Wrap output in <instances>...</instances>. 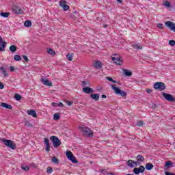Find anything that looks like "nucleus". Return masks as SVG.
Masks as SVG:
<instances>
[{"label":"nucleus","instance_id":"nucleus-1","mask_svg":"<svg viewBox=\"0 0 175 175\" xmlns=\"http://www.w3.org/2000/svg\"><path fill=\"white\" fill-rule=\"evenodd\" d=\"M79 131H81L83 136H94V132L90 129L89 127L84 126V125H81L79 126Z\"/></svg>","mask_w":175,"mask_h":175},{"label":"nucleus","instance_id":"nucleus-2","mask_svg":"<svg viewBox=\"0 0 175 175\" xmlns=\"http://www.w3.org/2000/svg\"><path fill=\"white\" fill-rule=\"evenodd\" d=\"M1 142L5 146L11 148V150H16V144L13 141L10 139H1Z\"/></svg>","mask_w":175,"mask_h":175},{"label":"nucleus","instance_id":"nucleus-3","mask_svg":"<svg viewBox=\"0 0 175 175\" xmlns=\"http://www.w3.org/2000/svg\"><path fill=\"white\" fill-rule=\"evenodd\" d=\"M154 90L159 91H165L166 90V85L163 82H156L153 85Z\"/></svg>","mask_w":175,"mask_h":175},{"label":"nucleus","instance_id":"nucleus-4","mask_svg":"<svg viewBox=\"0 0 175 175\" xmlns=\"http://www.w3.org/2000/svg\"><path fill=\"white\" fill-rule=\"evenodd\" d=\"M51 142L53 144V147L55 148H57V147H59L61 146V141L59 140V138L57 136H51L50 137Z\"/></svg>","mask_w":175,"mask_h":175},{"label":"nucleus","instance_id":"nucleus-5","mask_svg":"<svg viewBox=\"0 0 175 175\" xmlns=\"http://www.w3.org/2000/svg\"><path fill=\"white\" fill-rule=\"evenodd\" d=\"M111 88L113 90V92H115V94H116L117 95H120V96H126V92H125V91H122L120 89H119L118 88L116 87V85H111Z\"/></svg>","mask_w":175,"mask_h":175},{"label":"nucleus","instance_id":"nucleus-6","mask_svg":"<svg viewBox=\"0 0 175 175\" xmlns=\"http://www.w3.org/2000/svg\"><path fill=\"white\" fill-rule=\"evenodd\" d=\"M66 155L68 158V159H69V161H71V162H72V163H77L79 161H77V159H76V157H75V155H73V153H72V152H70V150H68L66 152Z\"/></svg>","mask_w":175,"mask_h":175},{"label":"nucleus","instance_id":"nucleus-7","mask_svg":"<svg viewBox=\"0 0 175 175\" xmlns=\"http://www.w3.org/2000/svg\"><path fill=\"white\" fill-rule=\"evenodd\" d=\"M12 10L15 14H24V11L18 5H13Z\"/></svg>","mask_w":175,"mask_h":175},{"label":"nucleus","instance_id":"nucleus-8","mask_svg":"<svg viewBox=\"0 0 175 175\" xmlns=\"http://www.w3.org/2000/svg\"><path fill=\"white\" fill-rule=\"evenodd\" d=\"M111 59L116 65H122V58L118 57L117 55L111 57Z\"/></svg>","mask_w":175,"mask_h":175},{"label":"nucleus","instance_id":"nucleus-9","mask_svg":"<svg viewBox=\"0 0 175 175\" xmlns=\"http://www.w3.org/2000/svg\"><path fill=\"white\" fill-rule=\"evenodd\" d=\"M144 170H146L144 166L141 165L139 167L134 168L133 172L135 174H140V173H144Z\"/></svg>","mask_w":175,"mask_h":175},{"label":"nucleus","instance_id":"nucleus-10","mask_svg":"<svg viewBox=\"0 0 175 175\" xmlns=\"http://www.w3.org/2000/svg\"><path fill=\"white\" fill-rule=\"evenodd\" d=\"M163 96L166 99V100H168V102H174L175 98L173 97V95L169 94L167 93H163Z\"/></svg>","mask_w":175,"mask_h":175},{"label":"nucleus","instance_id":"nucleus-11","mask_svg":"<svg viewBox=\"0 0 175 175\" xmlns=\"http://www.w3.org/2000/svg\"><path fill=\"white\" fill-rule=\"evenodd\" d=\"M165 25L170 28V31L175 32V23L172 21H167L165 23Z\"/></svg>","mask_w":175,"mask_h":175},{"label":"nucleus","instance_id":"nucleus-12","mask_svg":"<svg viewBox=\"0 0 175 175\" xmlns=\"http://www.w3.org/2000/svg\"><path fill=\"white\" fill-rule=\"evenodd\" d=\"M59 5L61 6V8H62L63 10H69V5L66 4V1L65 0H62L59 2Z\"/></svg>","mask_w":175,"mask_h":175},{"label":"nucleus","instance_id":"nucleus-13","mask_svg":"<svg viewBox=\"0 0 175 175\" xmlns=\"http://www.w3.org/2000/svg\"><path fill=\"white\" fill-rule=\"evenodd\" d=\"M6 42L3 41L2 36H0V51H5Z\"/></svg>","mask_w":175,"mask_h":175},{"label":"nucleus","instance_id":"nucleus-14","mask_svg":"<svg viewBox=\"0 0 175 175\" xmlns=\"http://www.w3.org/2000/svg\"><path fill=\"white\" fill-rule=\"evenodd\" d=\"M27 113L28 114V116H31L33 118H36V117H38V114L36 113V111L33 109H28L27 111Z\"/></svg>","mask_w":175,"mask_h":175},{"label":"nucleus","instance_id":"nucleus-15","mask_svg":"<svg viewBox=\"0 0 175 175\" xmlns=\"http://www.w3.org/2000/svg\"><path fill=\"white\" fill-rule=\"evenodd\" d=\"M42 83L44 85H48V87H53V83L51 81H49V79H41Z\"/></svg>","mask_w":175,"mask_h":175},{"label":"nucleus","instance_id":"nucleus-16","mask_svg":"<svg viewBox=\"0 0 175 175\" xmlns=\"http://www.w3.org/2000/svg\"><path fill=\"white\" fill-rule=\"evenodd\" d=\"M44 143L46 146V151L49 152L50 151V140L48 138H44Z\"/></svg>","mask_w":175,"mask_h":175},{"label":"nucleus","instance_id":"nucleus-17","mask_svg":"<svg viewBox=\"0 0 175 175\" xmlns=\"http://www.w3.org/2000/svg\"><path fill=\"white\" fill-rule=\"evenodd\" d=\"M93 66L96 69H100V68H102V62H100V61L96 60L93 63Z\"/></svg>","mask_w":175,"mask_h":175},{"label":"nucleus","instance_id":"nucleus-18","mask_svg":"<svg viewBox=\"0 0 175 175\" xmlns=\"http://www.w3.org/2000/svg\"><path fill=\"white\" fill-rule=\"evenodd\" d=\"M127 165L129 167H135V166H137V162H135L133 160H129L127 161Z\"/></svg>","mask_w":175,"mask_h":175},{"label":"nucleus","instance_id":"nucleus-19","mask_svg":"<svg viewBox=\"0 0 175 175\" xmlns=\"http://www.w3.org/2000/svg\"><path fill=\"white\" fill-rule=\"evenodd\" d=\"M83 91L85 92V94H92V92H94V90L89 87L83 88Z\"/></svg>","mask_w":175,"mask_h":175},{"label":"nucleus","instance_id":"nucleus-20","mask_svg":"<svg viewBox=\"0 0 175 175\" xmlns=\"http://www.w3.org/2000/svg\"><path fill=\"white\" fill-rule=\"evenodd\" d=\"M1 106L2 107H5V109H8L9 110H12V109H13V107L5 103H1Z\"/></svg>","mask_w":175,"mask_h":175},{"label":"nucleus","instance_id":"nucleus-21","mask_svg":"<svg viewBox=\"0 0 175 175\" xmlns=\"http://www.w3.org/2000/svg\"><path fill=\"white\" fill-rule=\"evenodd\" d=\"M169 166H173V162L172 161H168L165 163L164 165V170H167L169 169Z\"/></svg>","mask_w":175,"mask_h":175},{"label":"nucleus","instance_id":"nucleus-22","mask_svg":"<svg viewBox=\"0 0 175 175\" xmlns=\"http://www.w3.org/2000/svg\"><path fill=\"white\" fill-rule=\"evenodd\" d=\"M100 95L98 94H92L90 95V98L94 99V100H99Z\"/></svg>","mask_w":175,"mask_h":175},{"label":"nucleus","instance_id":"nucleus-23","mask_svg":"<svg viewBox=\"0 0 175 175\" xmlns=\"http://www.w3.org/2000/svg\"><path fill=\"white\" fill-rule=\"evenodd\" d=\"M145 167L146 170H152V169H154V165H152L151 163H146Z\"/></svg>","mask_w":175,"mask_h":175},{"label":"nucleus","instance_id":"nucleus-24","mask_svg":"<svg viewBox=\"0 0 175 175\" xmlns=\"http://www.w3.org/2000/svg\"><path fill=\"white\" fill-rule=\"evenodd\" d=\"M0 16L4 18H8L10 16V12H1Z\"/></svg>","mask_w":175,"mask_h":175},{"label":"nucleus","instance_id":"nucleus-25","mask_svg":"<svg viewBox=\"0 0 175 175\" xmlns=\"http://www.w3.org/2000/svg\"><path fill=\"white\" fill-rule=\"evenodd\" d=\"M0 70H1L2 73L4 75V77H8V72H6V69H5V67L1 66Z\"/></svg>","mask_w":175,"mask_h":175},{"label":"nucleus","instance_id":"nucleus-26","mask_svg":"<svg viewBox=\"0 0 175 175\" xmlns=\"http://www.w3.org/2000/svg\"><path fill=\"white\" fill-rule=\"evenodd\" d=\"M10 51H12V53H16V51H17V46L15 45H11L10 46Z\"/></svg>","mask_w":175,"mask_h":175},{"label":"nucleus","instance_id":"nucleus-27","mask_svg":"<svg viewBox=\"0 0 175 175\" xmlns=\"http://www.w3.org/2000/svg\"><path fill=\"white\" fill-rule=\"evenodd\" d=\"M137 161H138V162H143L144 161V157H143L142 155L138 154L137 156Z\"/></svg>","mask_w":175,"mask_h":175},{"label":"nucleus","instance_id":"nucleus-28","mask_svg":"<svg viewBox=\"0 0 175 175\" xmlns=\"http://www.w3.org/2000/svg\"><path fill=\"white\" fill-rule=\"evenodd\" d=\"M47 53L51 55H55V51H54L51 48L47 49Z\"/></svg>","mask_w":175,"mask_h":175},{"label":"nucleus","instance_id":"nucleus-29","mask_svg":"<svg viewBox=\"0 0 175 175\" xmlns=\"http://www.w3.org/2000/svg\"><path fill=\"white\" fill-rule=\"evenodd\" d=\"M68 61H73V53H68L66 55Z\"/></svg>","mask_w":175,"mask_h":175},{"label":"nucleus","instance_id":"nucleus-30","mask_svg":"<svg viewBox=\"0 0 175 175\" xmlns=\"http://www.w3.org/2000/svg\"><path fill=\"white\" fill-rule=\"evenodd\" d=\"M51 161L55 165H58V163H59V160H58L55 157H52Z\"/></svg>","mask_w":175,"mask_h":175},{"label":"nucleus","instance_id":"nucleus-31","mask_svg":"<svg viewBox=\"0 0 175 175\" xmlns=\"http://www.w3.org/2000/svg\"><path fill=\"white\" fill-rule=\"evenodd\" d=\"M32 25V23L31 21H26L25 22V27H27V28H29Z\"/></svg>","mask_w":175,"mask_h":175},{"label":"nucleus","instance_id":"nucleus-32","mask_svg":"<svg viewBox=\"0 0 175 175\" xmlns=\"http://www.w3.org/2000/svg\"><path fill=\"white\" fill-rule=\"evenodd\" d=\"M133 49H135V50H142V46H140V44H135L134 45H133Z\"/></svg>","mask_w":175,"mask_h":175},{"label":"nucleus","instance_id":"nucleus-33","mask_svg":"<svg viewBox=\"0 0 175 175\" xmlns=\"http://www.w3.org/2000/svg\"><path fill=\"white\" fill-rule=\"evenodd\" d=\"M21 167L23 170H25V172H28V170H29L28 165H21Z\"/></svg>","mask_w":175,"mask_h":175},{"label":"nucleus","instance_id":"nucleus-34","mask_svg":"<svg viewBox=\"0 0 175 175\" xmlns=\"http://www.w3.org/2000/svg\"><path fill=\"white\" fill-rule=\"evenodd\" d=\"M168 44L171 46V47H174L175 46V40H170L168 41Z\"/></svg>","mask_w":175,"mask_h":175},{"label":"nucleus","instance_id":"nucleus-35","mask_svg":"<svg viewBox=\"0 0 175 175\" xmlns=\"http://www.w3.org/2000/svg\"><path fill=\"white\" fill-rule=\"evenodd\" d=\"M59 118H60L59 113H57L53 115V120H55V121L59 120Z\"/></svg>","mask_w":175,"mask_h":175},{"label":"nucleus","instance_id":"nucleus-36","mask_svg":"<svg viewBox=\"0 0 175 175\" xmlns=\"http://www.w3.org/2000/svg\"><path fill=\"white\" fill-rule=\"evenodd\" d=\"M14 98H15L16 100H21L23 97L21 96V95H20L18 94H16L14 95Z\"/></svg>","mask_w":175,"mask_h":175},{"label":"nucleus","instance_id":"nucleus-37","mask_svg":"<svg viewBox=\"0 0 175 175\" xmlns=\"http://www.w3.org/2000/svg\"><path fill=\"white\" fill-rule=\"evenodd\" d=\"M163 6H165V8H170V2H169L168 1H165L163 3Z\"/></svg>","mask_w":175,"mask_h":175},{"label":"nucleus","instance_id":"nucleus-38","mask_svg":"<svg viewBox=\"0 0 175 175\" xmlns=\"http://www.w3.org/2000/svg\"><path fill=\"white\" fill-rule=\"evenodd\" d=\"M14 59L15 61H21V56H20L19 55H15L14 56Z\"/></svg>","mask_w":175,"mask_h":175},{"label":"nucleus","instance_id":"nucleus-39","mask_svg":"<svg viewBox=\"0 0 175 175\" xmlns=\"http://www.w3.org/2000/svg\"><path fill=\"white\" fill-rule=\"evenodd\" d=\"M107 80H108L109 81H111V83H113L114 84H116L117 83V81H115L114 79H113V78L111 77H107Z\"/></svg>","mask_w":175,"mask_h":175},{"label":"nucleus","instance_id":"nucleus-40","mask_svg":"<svg viewBox=\"0 0 175 175\" xmlns=\"http://www.w3.org/2000/svg\"><path fill=\"white\" fill-rule=\"evenodd\" d=\"M124 75L126 76H131L132 75V72H130L128 70H124Z\"/></svg>","mask_w":175,"mask_h":175},{"label":"nucleus","instance_id":"nucleus-41","mask_svg":"<svg viewBox=\"0 0 175 175\" xmlns=\"http://www.w3.org/2000/svg\"><path fill=\"white\" fill-rule=\"evenodd\" d=\"M143 125H144V122L142 120L137 122V126H142Z\"/></svg>","mask_w":175,"mask_h":175},{"label":"nucleus","instance_id":"nucleus-42","mask_svg":"<svg viewBox=\"0 0 175 175\" xmlns=\"http://www.w3.org/2000/svg\"><path fill=\"white\" fill-rule=\"evenodd\" d=\"M52 172H53V168L51 167H48L46 169V172L49 174H51Z\"/></svg>","mask_w":175,"mask_h":175},{"label":"nucleus","instance_id":"nucleus-43","mask_svg":"<svg viewBox=\"0 0 175 175\" xmlns=\"http://www.w3.org/2000/svg\"><path fill=\"white\" fill-rule=\"evenodd\" d=\"M157 28H159V29H163V24L158 23L157 24Z\"/></svg>","mask_w":175,"mask_h":175},{"label":"nucleus","instance_id":"nucleus-44","mask_svg":"<svg viewBox=\"0 0 175 175\" xmlns=\"http://www.w3.org/2000/svg\"><path fill=\"white\" fill-rule=\"evenodd\" d=\"M25 125H26V126H29V128H32V126H33V124H32L31 122H27L26 123H25Z\"/></svg>","mask_w":175,"mask_h":175},{"label":"nucleus","instance_id":"nucleus-45","mask_svg":"<svg viewBox=\"0 0 175 175\" xmlns=\"http://www.w3.org/2000/svg\"><path fill=\"white\" fill-rule=\"evenodd\" d=\"M23 58L26 62H29V59H28V57L27 55H23Z\"/></svg>","mask_w":175,"mask_h":175},{"label":"nucleus","instance_id":"nucleus-46","mask_svg":"<svg viewBox=\"0 0 175 175\" xmlns=\"http://www.w3.org/2000/svg\"><path fill=\"white\" fill-rule=\"evenodd\" d=\"M66 105H68V106H72V105H73V102L66 101Z\"/></svg>","mask_w":175,"mask_h":175},{"label":"nucleus","instance_id":"nucleus-47","mask_svg":"<svg viewBox=\"0 0 175 175\" xmlns=\"http://www.w3.org/2000/svg\"><path fill=\"white\" fill-rule=\"evenodd\" d=\"M165 175H175L174 173H170V172H167V171H165Z\"/></svg>","mask_w":175,"mask_h":175},{"label":"nucleus","instance_id":"nucleus-48","mask_svg":"<svg viewBox=\"0 0 175 175\" xmlns=\"http://www.w3.org/2000/svg\"><path fill=\"white\" fill-rule=\"evenodd\" d=\"M5 88V85H3L1 82H0V90H3Z\"/></svg>","mask_w":175,"mask_h":175},{"label":"nucleus","instance_id":"nucleus-49","mask_svg":"<svg viewBox=\"0 0 175 175\" xmlns=\"http://www.w3.org/2000/svg\"><path fill=\"white\" fill-rule=\"evenodd\" d=\"M10 72H14V68L13 66H10Z\"/></svg>","mask_w":175,"mask_h":175},{"label":"nucleus","instance_id":"nucleus-50","mask_svg":"<svg viewBox=\"0 0 175 175\" xmlns=\"http://www.w3.org/2000/svg\"><path fill=\"white\" fill-rule=\"evenodd\" d=\"M146 92H147L148 94H151V92H152V90H151V89H147V90H146Z\"/></svg>","mask_w":175,"mask_h":175},{"label":"nucleus","instance_id":"nucleus-51","mask_svg":"<svg viewBox=\"0 0 175 175\" xmlns=\"http://www.w3.org/2000/svg\"><path fill=\"white\" fill-rule=\"evenodd\" d=\"M59 106L60 107H64V104L62 103H59Z\"/></svg>","mask_w":175,"mask_h":175},{"label":"nucleus","instance_id":"nucleus-52","mask_svg":"<svg viewBox=\"0 0 175 175\" xmlns=\"http://www.w3.org/2000/svg\"><path fill=\"white\" fill-rule=\"evenodd\" d=\"M101 98H103V99H106L107 96H106V95L103 94V95L101 96Z\"/></svg>","mask_w":175,"mask_h":175},{"label":"nucleus","instance_id":"nucleus-53","mask_svg":"<svg viewBox=\"0 0 175 175\" xmlns=\"http://www.w3.org/2000/svg\"><path fill=\"white\" fill-rule=\"evenodd\" d=\"M117 2H119V3H122V0H116Z\"/></svg>","mask_w":175,"mask_h":175},{"label":"nucleus","instance_id":"nucleus-54","mask_svg":"<svg viewBox=\"0 0 175 175\" xmlns=\"http://www.w3.org/2000/svg\"><path fill=\"white\" fill-rule=\"evenodd\" d=\"M82 85H83V86L86 85L85 81H82Z\"/></svg>","mask_w":175,"mask_h":175},{"label":"nucleus","instance_id":"nucleus-55","mask_svg":"<svg viewBox=\"0 0 175 175\" xmlns=\"http://www.w3.org/2000/svg\"><path fill=\"white\" fill-rule=\"evenodd\" d=\"M52 106H55V103H52Z\"/></svg>","mask_w":175,"mask_h":175},{"label":"nucleus","instance_id":"nucleus-56","mask_svg":"<svg viewBox=\"0 0 175 175\" xmlns=\"http://www.w3.org/2000/svg\"><path fill=\"white\" fill-rule=\"evenodd\" d=\"M103 27L104 28H106V27H107V25H104Z\"/></svg>","mask_w":175,"mask_h":175},{"label":"nucleus","instance_id":"nucleus-57","mask_svg":"<svg viewBox=\"0 0 175 175\" xmlns=\"http://www.w3.org/2000/svg\"><path fill=\"white\" fill-rule=\"evenodd\" d=\"M126 175H133V174H126Z\"/></svg>","mask_w":175,"mask_h":175},{"label":"nucleus","instance_id":"nucleus-58","mask_svg":"<svg viewBox=\"0 0 175 175\" xmlns=\"http://www.w3.org/2000/svg\"><path fill=\"white\" fill-rule=\"evenodd\" d=\"M48 1H51V0H48Z\"/></svg>","mask_w":175,"mask_h":175}]
</instances>
